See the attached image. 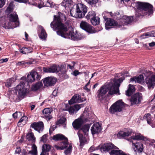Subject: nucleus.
<instances>
[{
	"label": "nucleus",
	"mask_w": 155,
	"mask_h": 155,
	"mask_svg": "<svg viewBox=\"0 0 155 155\" xmlns=\"http://www.w3.org/2000/svg\"><path fill=\"white\" fill-rule=\"evenodd\" d=\"M51 27L53 29L56 28L58 30L57 34L64 38L71 39L73 40H78L81 39V37L76 30L74 31L72 27L69 28L68 30L66 26L62 23L60 17L54 16V20L51 23Z\"/></svg>",
	"instance_id": "obj_1"
},
{
	"label": "nucleus",
	"mask_w": 155,
	"mask_h": 155,
	"mask_svg": "<svg viewBox=\"0 0 155 155\" xmlns=\"http://www.w3.org/2000/svg\"><path fill=\"white\" fill-rule=\"evenodd\" d=\"M124 78H121L118 79L114 81L113 82H110L106 85H103L97 92V97L100 98L105 95L107 92L109 91L108 94L110 95H113L118 93L120 95L119 87L120 83L123 81Z\"/></svg>",
	"instance_id": "obj_2"
},
{
	"label": "nucleus",
	"mask_w": 155,
	"mask_h": 155,
	"mask_svg": "<svg viewBox=\"0 0 155 155\" xmlns=\"http://www.w3.org/2000/svg\"><path fill=\"white\" fill-rule=\"evenodd\" d=\"M87 9L86 6L81 3L76 5L75 11L73 8L71 9L70 14L72 17L81 18L84 17L85 14L87 12Z\"/></svg>",
	"instance_id": "obj_3"
},
{
	"label": "nucleus",
	"mask_w": 155,
	"mask_h": 155,
	"mask_svg": "<svg viewBox=\"0 0 155 155\" xmlns=\"http://www.w3.org/2000/svg\"><path fill=\"white\" fill-rule=\"evenodd\" d=\"M136 5L138 13L140 15L146 14L149 15L153 13V6L149 3L137 2Z\"/></svg>",
	"instance_id": "obj_4"
},
{
	"label": "nucleus",
	"mask_w": 155,
	"mask_h": 155,
	"mask_svg": "<svg viewBox=\"0 0 155 155\" xmlns=\"http://www.w3.org/2000/svg\"><path fill=\"white\" fill-rule=\"evenodd\" d=\"M9 21H4V25L3 27L5 29L9 28L12 27V23H15V25L13 27L15 28L18 26L19 25L18 18L16 13L14 12L8 15Z\"/></svg>",
	"instance_id": "obj_5"
},
{
	"label": "nucleus",
	"mask_w": 155,
	"mask_h": 155,
	"mask_svg": "<svg viewBox=\"0 0 155 155\" xmlns=\"http://www.w3.org/2000/svg\"><path fill=\"white\" fill-rule=\"evenodd\" d=\"M146 77L145 82L147 86L148 89L153 88L155 86V75L149 71L144 74Z\"/></svg>",
	"instance_id": "obj_6"
},
{
	"label": "nucleus",
	"mask_w": 155,
	"mask_h": 155,
	"mask_svg": "<svg viewBox=\"0 0 155 155\" xmlns=\"http://www.w3.org/2000/svg\"><path fill=\"white\" fill-rule=\"evenodd\" d=\"M124 107V103L122 100H119L114 103L110 108L109 111L112 114L121 111Z\"/></svg>",
	"instance_id": "obj_7"
},
{
	"label": "nucleus",
	"mask_w": 155,
	"mask_h": 155,
	"mask_svg": "<svg viewBox=\"0 0 155 155\" xmlns=\"http://www.w3.org/2000/svg\"><path fill=\"white\" fill-rule=\"evenodd\" d=\"M25 85L24 82H21L16 87L18 96L22 98L24 97L27 91V89L25 87Z\"/></svg>",
	"instance_id": "obj_8"
},
{
	"label": "nucleus",
	"mask_w": 155,
	"mask_h": 155,
	"mask_svg": "<svg viewBox=\"0 0 155 155\" xmlns=\"http://www.w3.org/2000/svg\"><path fill=\"white\" fill-rule=\"evenodd\" d=\"M80 27L89 33H94L97 31L93 28L90 25L84 21H82L80 24Z\"/></svg>",
	"instance_id": "obj_9"
},
{
	"label": "nucleus",
	"mask_w": 155,
	"mask_h": 155,
	"mask_svg": "<svg viewBox=\"0 0 155 155\" xmlns=\"http://www.w3.org/2000/svg\"><path fill=\"white\" fill-rule=\"evenodd\" d=\"M41 78L40 76L35 71L32 70L27 76V80L28 82H32L36 80H39Z\"/></svg>",
	"instance_id": "obj_10"
},
{
	"label": "nucleus",
	"mask_w": 155,
	"mask_h": 155,
	"mask_svg": "<svg viewBox=\"0 0 155 155\" xmlns=\"http://www.w3.org/2000/svg\"><path fill=\"white\" fill-rule=\"evenodd\" d=\"M33 2H29V4L32 5L36 6H38L40 8L44 6L51 7L52 5L48 1H47L46 3L45 4L44 3L42 2H41L39 0H33Z\"/></svg>",
	"instance_id": "obj_11"
},
{
	"label": "nucleus",
	"mask_w": 155,
	"mask_h": 155,
	"mask_svg": "<svg viewBox=\"0 0 155 155\" xmlns=\"http://www.w3.org/2000/svg\"><path fill=\"white\" fill-rule=\"evenodd\" d=\"M142 99V94L140 93H136L131 97L130 100L131 104H137L141 101Z\"/></svg>",
	"instance_id": "obj_12"
},
{
	"label": "nucleus",
	"mask_w": 155,
	"mask_h": 155,
	"mask_svg": "<svg viewBox=\"0 0 155 155\" xmlns=\"http://www.w3.org/2000/svg\"><path fill=\"white\" fill-rule=\"evenodd\" d=\"M100 149L101 152H104L108 151L112 149L116 150L118 148L113 144L109 143L102 145L100 147Z\"/></svg>",
	"instance_id": "obj_13"
},
{
	"label": "nucleus",
	"mask_w": 155,
	"mask_h": 155,
	"mask_svg": "<svg viewBox=\"0 0 155 155\" xmlns=\"http://www.w3.org/2000/svg\"><path fill=\"white\" fill-rule=\"evenodd\" d=\"M31 127L37 131L39 133L42 131L44 128V124L43 122L40 121L37 123L34 122L31 125Z\"/></svg>",
	"instance_id": "obj_14"
},
{
	"label": "nucleus",
	"mask_w": 155,
	"mask_h": 155,
	"mask_svg": "<svg viewBox=\"0 0 155 155\" xmlns=\"http://www.w3.org/2000/svg\"><path fill=\"white\" fill-rule=\"evenodd\" d=\"M56 81V79L53 77H47L43 80L44 85L47 87L53 85Z\"/></svg>",
	"instance_id": "obj_15"
},
{
	"label": "nucleus",
	"mask_w": 155,
	"mask_h": 155,
	"mask_svg": "<svg viewBox=\"0 0 155 155\" xmlns=\"http://www.w3.org/2000/svg\"><path fill=\"white\" fill-rule=\"evenodd\" d=\"M133 18L132 16H124L120 20V22H121L120 24V26L124 25L130 24L133 21Z\"/></svg>",
	"instance_id": "obj_16"
},
{
	"label": "nucleus",
	"mask_w": 155,
	"mask_h": 155,
	"mask_svg": "<svg viewBox=\"0 0 155 155\" xmlns=\"http://www.w3.org/2000/svg\"><path fill=\"white\" fill-rule=\"evenodd\" d=\"M61 69V68L59 66L53 65L50 68H43V71L47 73H55L59 71Z\"/></svg>",
	"instance_id": "obj_17"
},
{
	"label": "nucleus",
	"mask_w": 155,
	"mask_h": 155,
	"mask_svg": "<svg viewBox=\"0 0 155 155\" xmlns=\"http://www.w3.org/2000/svg\"><path fill=\"white\" fill-rule=\"evenodd\" d=\"M132 146L136 153L142 152L143 150V145L142 143L140 142H137L136 143H134L132 141Z\"/></svg>",
	"instance_id": "obj_18"
},
{
	"label": "nucleus",
	"mask_w": 155,
	"mask_h": 155,
	"mask_svg": "<svg viewBox=\"0 0 155 155\" xmlns=\"http://www.w3.org/2000/svg\"><path fill=\"white\" fill-rule=\"evenodd\" d=\"M67 105L66 104V109L64 110V111H68L69 114H73L76 113L81 108L80 105L79 104H76L73 106H71L69 108H67Z\"/></svg>",
	"instance_id": "obj_19"
},
{
	"label": "nucleus",
	"mask_w": 155,
	"mask_h": 155,
	"mask_svg": "<svg viewBox=\"0 0 155 155\" xmlns=\"http://www.w3.org/2000/svg\"><path fill=\"white\" fill-rule=\"evenodd\" d=\"M83 100L81 99V96L78 94H75L68 101V103L69 104L71 105L75 103H80Z\"/></svg>",
	"instance_id": "obj_20"
},
{
	"label": "nucleus",
	"mask_w": 155,
	"mask_h": 155,
	"mask_svg": "<svg viewBox=\"0 0 155 155\" xmlns=\"http://www.w3.org/2000/svg\"><path fill=\"white\" fill-rule=\"evenodd\" d=\"M117 22L111 18H108L105 23V27L106 29L108 30L112 28V26L116 25Z\"/></svg>",
	"instance_id": "obj_21"
},
{
	"label": "nucleus",
	"mask_w": 155,
	"mask_h": 155,
	"mask_svg": "<svg viewBox=\"0 0 155 155\" xmlns=\"http://www.w3.org/2000/svg\"><path fill=\"white\" fill-rule=\"evenodd\" d=\"M101 130V126L99 123L94 124L91 128V130L93 135L100 132Z\"/></svg>",
	"instance_id": "obj_22"
},
{
	"label": "nucleus",
	"mask_w": 155,
	"mask_h": 155,
	"mask_svg": "<svg viewBox=\"0 0 155 155\" xmlns=\"http://www.w3.org/2000/svg\"><path fill=\"white\" fill-rule=\"evenodd\" d=\"M52 139L55 141L64 140L62 142L68 143V138L61 134H57L54 135Z\"/></svg>",
	"instance_id": "obj_23"
},
{
	"label": "nucleus",
	"mask_w": 155,
	"mask_h": 155,
	"mask_svg": "<svg viewBox=\"0 0 155 155\" xmlns=\"http://www.w3.org/2000/svg\"><path fill=\"white\" fill-rule=\"evenodd\" d=\"M51 146L48 144H46L43 145L42 147V152L40 155H48V152L51 149Z\"/></svg>",
	"instance_id": "obj_24"
},
{
	"label": "nucleus",
	"mask_w": 155,
	"mask_h": 155,
	"mask_svg": "<svg viewBox=\"0 0 155 155\" xmlns=\"http://www.w3.org/2000/svg\"><path fill=\"white\" fill-rule=\"evenodd\" d=\"M91 115L89 114L87 111H84L79 118L84 123L90 120V119L91 118Z\"/></svg>",
	"instance_id": "obj_25"
},
{
	"label": "nucleus",
	"mask_w": 155,
	"mask_h": 155,
	"mask_svg": "<svg viewBox=\"0 0 155 155\" xmlns=\"http://www.w3.org/2000/svg\"><path fill=\"white\" fill-rule=\"evenodd\" d=\"M84 122L79 118L75 120L72 123V125L73 127L76 129H79Z\"/></svg>",
	"instance_id": "obj_26"
},
{
	"label": "nucleus",
	"mask_w": 155,
	"mask_h": 155,
	"mask_svg": "<svg viewBox=\"0 0 155 155\" xmlns=\"http://www.w3.org/2000/svg\"><path fill=\"white\" fill-rule=\"evenodd\" d=\"M78 134L79 137L81 146H83L85 144L88 143V139L84 137L82 134H79V133H78Z\"/></svg>",
	"instance_id": "obj_27"
},
{
	"label": "nucleus",
	"mask_w": 155,
	"mask_h": 155,
	"mask_svg": "<svg viewBox=\"0 0 155 155\" xmlns=\"http://www.w3.org/2000/svg\"><path fill=\"white\" fill-rule=\"evenodd\" d=\"M144 81V77L143 75H140L137 77H134L130 78V81L131 82L134 81L135 82H137L141 83L143 82Z\"/></svg>",
	"instance_id": "obj_28"
},
{
	"label": "nucleus",
	"mask_w": 155,
	"mask_h": 155,
	"mask_svg": "<svg viewBox=\"0 0 155 155\" xmlns=\"http://www.w3.org/2000/svg\"><path fill=\"white\" fill-rule=\"evenodd\" d=\"M90 127V125L89 124L84 125L82 128L80 130L78 133H79V134H81V133L83 132L85 135H87L88 134Z\"/></svg>",
	"instance_id": "obj_29"
},
{
	"label": "nucleus",
	"mask_w": 155,
	"mask_h": 155,
	"mask_svg": "<svg viewBox=\"0 0 155 155\" xmlns=\"http://www.w3.org/2000/svg\"><path fill=\"white\" fill-rule=\"evenodd\" d=\"M135 91L134 86L130 84L128 86V88L126 91V94L127 96H130Z\"/></svg>",
	"instance_id": "obj_30"
},
{
	"label": "nucleus",
	"mask_w": 155,
	"mask_h": 155,
	"mask_svg": "<svg viewBox=\"0 0 155 155\" xmlns=\"http://www.w3.org/2000/svg\"><path fill=\"white\" fill-rule=\"evenodd\" d=\"M42 86L43 84L42 82H38L32 85L31 88V90L33 91H36L40 89Z\"/></svg>",
	"instance_id": "obj_31"
},
{
	"label": "nucleus",
	"mask_w": 155,
	"mask_h": 155,
	"mask_svg": "<svg viewBox=\"0 0 155 155\" xmlns=\"http://www.w3.org/2000/svg\"><path fill=\"white\" fill-rule=\"evenodd\" d=\"M41 31L40 34H39V37L42 40H45L47 37V34L45 32V30L41 27Z\"/></svg>",
	"instance_id": "obj_32"
},
{
	"label": "nucleus",
	"mask_w": 155,
	"mask_h": 155,
	"mask_svg": "<svg viewBox=\"0 0 155 155\" xmlns=\"http://www.w3.org/2000/svg\"><path fill=\"white\" fill-rule=\"evenodd\" d=\"M26 139L28 140H31L33 142L35 141V137L33 133L31 132H28L26 135Z\"/></svg>",
	"instance_id": "obj_33"
},
{
	"label": "nucleus",
	"mask_w": 155,
	"mask_h": 155,
	"mask_svg": "<svg viewBox=\"0 0 155 155\" xmlns=\"http://www.w3.org/2000/svg\"><path fill=\"white\" fill-rule=\"evenodd\" d=\"M68 143L66 142H61L60 143V146L58 145H55L54 147L58 150H63L66 147H68Z\"/></svg>",
	"instance_id": "obj_34"
},
{
	"label": "nucleus",
	"mask_w": 155,
	"mask_h": 155,
	"mask_svg": "<svg viewBox=\"0 0 155 155\" xmlns=\"http://www.w3.org/2000/svg\"><path fill=\"white\" fill-rule=\"evenodd\" d=\"M142 38H144L150 37H155V31H152L143 34L141 36Z\"/></svg>",
	"instance_id": "obj_35"
},
{
	"label": "nucleus",
	"mask_w": 155,
	"mask_h": 155,
	"mask_svg": "<svg viewBox=\"0 0 155 155\" xmlns=\"http://www.w3.org/2000/svg\"><path fill=\"white\" fill-rule=\"evenodd\" d=\"M132 138L134 140H147V138L144 137L140 134H136L135 136L132 137Z\"/></svg>",
	"instance_id": "obj_36"
},
{
	"label": "nucleus",
	"mask_w": 155,
	"mask_h": 155,
	"mask_svg": "<svg viewBox=\"0 0 155 155\" xmlns=\"http://www.w3.org/2000/svg\"><path fill=\"white\" fill-rule=\"evenodd\" d=\"M19 51L23 54H26L31 52L32 51V49L30 48H22L20 49Z\"/></svg>",
	"instance_id": "obj_37"
},
{
	"label": "nucleus",
	"mask_w": 155,
	"mask_h": 155,
	"mask_svg": "<svg viewBox=\"0 0 155 155\" xmlns=\"http://www.w3.org/2000/svg\"><path fill=\"white\" fill-rule=\"evenodd\" d=\"M90 21L91 23L94 25H96L99 24L100 22L99 18L96 16L91 19Z\"/></svg>",
	"instance_id": "obj_38"
},
{
	"label": "nucleus",
	"mask_w": 155,
	"mask_h": 155,
	"mask_svg": "<svg viewBox=\"0 0 155 155\" xmlns=\"http://www.w3.org/2000/svg\"><path fill=\"white\" fill-rule=\"evenodd\" d=\"M27 118L26 117H22L18 123L19 126H22L26 123Z\"/></svg>",
	"instance_id": "obj_39"
},
{
	"label": "nucleus",
	"mask_w": 155,
	"mask_h": 155,
	"mask_svg": "<svg viewBox=\"0 0 155 155\" xmlns=\"http://www.w3.org/2000/svg\"><path fill=\"white\" fill-rule=\"evenodd\" d=\"M130 133V132L129 131H128L127 132L120 131L117 134V136L118 137H124L129 136Z\"/></svg>",
	"instance_id": "obj_40"
},
{
	"label": "nucleus",
	"mask_w": 155,
	"mask_h": 155,
	"mask_svg": "<svg viewBox=\"0 0 155 155\" xmlns=\"http://www.w3.org/2000/svg\"><path fill=\"white\" fill-rule=\"evenodd\" d=\"M96 14L95 12L93 11H91L88 12V14L86 16V18L87 19H91L95 16Z\"/></svg>",
	"instance_id": "obj_41"
},
{
	"label": "nucleus",
	"mask_w": 155,
	"mask_h": 155,
	"mask_svg": "<svg viewBox=\"0 0 155 155\" xmlns=\"http://www.w3.org/2000/svg\"><path fill=\"white\" fill-rule=\"evenodd\" d=\"M32 149L29 151V153L32 155H37V147L35 144H33L32 147Z\"/></svg>",
	"instance_id": "obj_42"
},
{
	"label": "nucleus",
	"mask_w": 155,
	"mask_h": 155,
	"mask_svg": "<svg viewBox=\"0 0 155 155\" xmlns=\"http://www.w3.org/2000/svg\"><path fill=\"white\" fill-rule=\"evenodd\" d=\"M72 2V0H63L61 3V5L65 8L69 7Z\"/></svg>",
	"instance_id": "obj_43"
},
{
	"label": "nucleus",
	"mask_w": 155,
	"mask_h": 155,
	"mask_svg": "<svg viewBox=\"0 0 155 155\" xmlns=\"http://www.w3.org/2000/svg\"><path fill=\"white\" fill-rule=\"evenodd\" d=\"M143 118L144 120H147L148 124H150L152 123L150 114L148 113L145 114L143 117Z\"/></svg>",
	"instance_id": "obj_44"
},
{
	"label": "nucleus",
	"mask_w": 155,
	"mask_h": 155,
	"mask_svg": "<svg viewBox=\"0 0 155 155\" xmlns=\"http://www.w3.org/2000/svg\"><path fill=\"white\" fill-rule=\"evenodd\" d=\"M16 79L15 78H11L7 81L6 83L5 84V85L8 87H11V84L13 83L15 81Z\"/></svg>",
	"instance_id": "obj_45"
},
{
	"label": "nucleus",
	"mask_w": 155,
	"mask_h": 155,
	"mask_svg": "<svg viewBox=\"0 0 155 155\" xmlns=\"http://www.w3.org/2000/svg\"><path fill=\"white\" fill-rule=\"evenodd\" d=\"M14 7V5L12 3H10L8 7L6 10L5 11V12L6 13H9L10 12L13 10V8Z\"/></svg>",
	"instance_id": "obj_46"
},
{
	"label": "nucleus",
	"mask_w": 155,
	"mask_h": 155,
	"mask_svg": "<svg viewBox=\"0 0 155 155\" xmlns=\"http://www.w3.org/2000/svg\"><path fill=\"white\" fill-rule=\"evenodd\" d=\"M51 110L48 108H45L43 110V113L44 114L46 115H49L51 113Z\"/></svg>",
	"instance_id": "obj_47"
},
{
	"label": "nucleus",
	"mask_w": 155,
	"mask_h": 155,
	"mask_svg": "<svg viewBox=\"0 0 155 155\" xmlns=\"http://www.w3.org/2000/svg\"><path fill=\"white\" fill-rule=\"evenodd\" d=\"M90 80L84 87V89L86 90L87 92H89L90 91V88L91 87V85H90Z\"/></svg>",
	"instance_id": "obj_48"
},
{
	"label": "nucleus",
	"mask_w": 155,
	"mask_h": 155,
	"mask_svg": "<svg viewBox=\"0 0 155 155\" xmlns=\"http://www.w3.org/2000/svg\"><path fill=\"white\" fill-rule=\"evenodd\" d=\"M120 150H113L110 152V155H119L120 153Z\"/></svg>",
	"instance_id": "obj_49"
},
{
	"label": "nucleus",
	"mask_w": 155,
	"mask_h": 155,
	"mask_svg": "<svg viewBox=\"0 0 155 155\" xmlns=\"http://www.w3.org/2000/svg\"><path fill=\"white\" fill-rule=\"evenodd\" d=\"M88 4L92 5L96 4L98 0H85Z\"/></svg>",
	"instance_id": "obj_50"
},
{
	"label": "nucleus",
	"mask_w": 155,
	"mask_h": 155,
	"mask_svg": "<svg viewBox=\"0 0 155 155\" xmlns=\"http://www.w3.org/2000/svg\"><path fill=\"white\" fill-rule=\"evenodd\" d=\"M72 148V146L71 144H70L68 148L65 150L64 153L66 155H68V154L70 153L71 151V149Z\"/></svg>",
	"instance_id": "obj_51"
},
{
	"label": "nucleus",
	"mask_w": 155,
	"mask_h": 155,
	"mask_svg": "<svg viewBox=\"0 0 155 155\" xmlns=\"http://www.w3.org/2000/svg\"><path fill=\"white\" fill-rule=\"evenodd\" d=\"M48 136L47 134H45L42 136L41 139V141L43 143L46 142L47 140Z\"/></svg>",
	"instance_id": "obj_52"
},
{
	"label": "nucleus",
	"mask_w": 155,
	"mask_h": 155,
	"mask_svg": "<svg viewBox=\"0 0 155 155\" xmlns=\"http://www.w3.org/2000/svg\"><path fill=\"white\" fill-rule=\"evenodd\" d=\"M21 115L22 113L21 112H16L14 113L12 115L13 117L15 118H17L18 117V116H21Z\"/></svg>",
	"instance_id": "obj_53"
},
{
	"label": "nucleus",
	"mask_w": 155,
	"mask_h": 155,
	"mask_svg": "<svg viewBox=\"0 0 155 155\" xmlns=\"http://www.w3.org/2000/svg\"><path fill=\"white\" fill-rule=\"evenodd\" d=\"M31 64V62H26L25 61H21L17 63L16 64V65L17 66H20V65H22L23 64Z\"/></svg>",
	"instance_id": "obj_54"
},
{
	"label": "nucleus",
	"mask_w": 155,
	"mask_h": 155,
	"mask_svg": "<svg viewBox=\"0 0 155 155\" xmlns=\"http://www.w3.org/2000/svg\"><path fill=\"white\" fill-rule=\"evenodd\" d=\"M66 119L65 118H62L59 120L58 121V123L60 124H62L65 122L66 121Z\"/></svg>",
	"instance_id": "obj_55"
},
{
	"label": "nucleus",
	"mask_w": 155,
	"mask_h": 155,
	"mask_svg": "<svg viewBox=\"0 0 155 155\" xmlns=\"http://www.w3.org/2000/svg\"><path fill=\"white\" fill-rule=\"evenodd\" d=\"M72 74L74 75L75 76H76L79 74H81V73L79 72V71L78 70H75L72 73Z\"/></svg>",
	"instance_id": "obj_56"
},
{
	"label": "nucleus",
	"mask_w": 155,
	"mask_h": 155,
	"mask_svg": "<svg viewBox=\"0 0 155 155\" xmlns=\"http://www.w3.org/2000/svg\"><path fill=\"white\" fill-rule=\"evenodd\" d=\"M5 0H0V8L2 7L5 5Z\"/></svg>",
	"instance_id": "obj_57"
},
{
	"label": "nucleus",
	"mask_w": 155,
	"mask_h": 155,
	"mask_svg": "<svg viewBox=\"0 0 155 155\" xmlns=\"http://www.w3.org/2000/svg\"><path fill=\"white\" fill-rule=\"evenodd\" d=\"M21 149L20 147H17L15 150V153L16 154H19V153L21 152Z\"/></svg>",
	"instance_id": "obj_58"
},
{
	"label": "nucleus",
	"mask_w": 155,
	"mask_h": 155,
	"mask_svg": "<svg viewBox=\"0 0 155 155\" xmlns=\"http://www.w3.org/2000/svg\"><path fill=\"white\" fill-rule=\"evenodd\" d=\"M8 60V58L2 59L0 60V63H2L4 62H6Z\"/></svg>",
	"instance_id": "obj_59"
},
{
	"label": "nucleus",
	"mask_w": 155,
	"mask_h": 155,
	"mask_svg": "<svg viewBox=\"0 0 155 155\" xmlns=\"http://www.w3.org/2000/svg\"><path fill=\"white\" fill-rule=\"evenodd\" d=\"M16 2H23L26 3L28 1V0H15Z\"/></svg>",
	"instance_id": "obj_60"
},
{
	"label": "nucleus",
	"mask_w": 155,
	"mask_h": 155,
	"mask_svg": "<svg viewBox=\"0 0 155 155\" xmlns=\"http://www.w3.org/2000/svg\"><path fill=\"white\" fill-rule=\"evenodd\" d=\"M149 45L150 47H153L155 45V42H152L151 43H150L149 44Z\"/></svg>",
	"instance_id": "obj_61"
},
{
	"label": "nucleus",
	"mask_w": 155,
	"mask_h": 155,
	"mask_svg": "<svg viewBox=\"0 0 155 155\" xmlns=\"http://www.w3.org/2000/svg\"><path fill=\"white\" fill-rule=\"evenodd\" d=\"M119 155H127L126 153L122 151V150H120V154Z\"/></svg>",
	"instance_id": "obj_62"
},
{
	"label": "nucleus",
	"mask_w": 155,
	"mask_h": 155,
	"mask_svg": "<svg viewBox=\"0 0 155 155\" xmlns=\"http://www.w3.org/2000/svg\"><path fill=\"white\" fill-rule=\"evenodd\" d=\"M130 0H120L121 3H124L125 2H128Z\"/></svg>",
	"instance_id": "obj_63"
},
{
	"label": "nucleus",
	"mask_w": 155,
	"mask_h": 155,
	"mask_svg": "<svg viewBox=\"0 0 155 155\" xmlns=\"http://www.w3.org/2000/svg\"><path fill=\"white\" fill-rule=\"evenodd\" d=\"M54 130V128L53 127H51L49 129V133L51 134Z\"/></svg>",
	"instance_id": "obj_64"
}]
</instances>
